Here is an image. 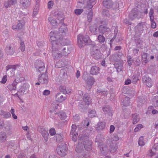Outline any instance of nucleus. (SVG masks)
<instances>
[{
    "label": "nucleus",
    "mask_w": 158,
    "mask_h": 158,
    "mask_svg": "<svg viewBox=\"0 0 158 158\" xmlns=\"http://www.w3.org/2000/svg\"><path fill=\"white\" fill-rule=\"evenodd\" d=\"M17 3V0H8L5 2L4 6L5 8H7L11 6L15 5Z\"/></svg>",
    "instance_id": "2eb2a0df"
},
{
    "label": "nucleus",
    "mask_w": 158,
    "mask_h": 158,
    "mask_svg": "<svg viewBox=\"0 0 158 158\" xmlns=\"http://www.w3.org/2000/svg\"><path fill=\"white\" fill-rule=\"evenodd\" d=\"M20 47H19L22 52H24L25 50V46L24 43L22 40H20Z\"/></svg>",
    "instance_id": "c03bdc74"
},
{
    "label": "nucleus",
    "mask_w": 158,
    "mask_h": 158,
    "mask_svg": "<svg viewBox=\"0 0 158 158\" xmlns=\"http://www.w3.org/2000/svg\"><path fill=\"white\" fill-rule=\"evenodd\" d=\"M144 24L143 23H140L135 27V29L136 31H138L139 33L143 32V25Z\"/></svg>",
    "instance_id": "c756f323"
},
{
    "label": "nucleus",
    "mask_w": 158,
    "mask_h": 158,
    "mask_svg": "<svg viewBox=\"0 0 158 158\" xmlns=\"http://www.w3.org/2000/svg\"><path fill=\"white\" fill-rule=\"evenodd\" d=\"M56 140L59 142H61L63 141V138L61 135L60 134H56Z\"/></svg>",
    "instance_id": "a18cd8bd"
},
{
    "label": "nucleus",
    "mask_w": 158,
    "mask_h": 158,
    "mask_svg": "<svg viewBox=\"0 0 158 158\" xmlns=\"http://www.w3.org/2000/svg\"><path fill=\"white\" fill-rule=\"evenodd\" d=\"M99 69L96 66H92L90 69V74L92 75H96L98 74L99 72Z\"/></svg>",
    "instance_id": "4be33fe9"
},
{
    "label": "nucleus",
    "mask_w": 158,
    "mask_h": 158,
    "mask_svg": "<svg viewBox=\"0 0 158 158\" xmlns=\"http://www.w3.org/2000/svg\"><path fill=\"white\" fill-rule=\"evenodd\" d=\"M142 81L143 83L148 87H150L152 85V81L151 78L148 75H145L143 76Z\"/></svg>",
    "instance_id": "6e6552de"
},
{
    "label": "nucleus",
    "mask_w": 158,
    "mask_h": 158,
    "mask_svg": "<svg viewBox=\"0 0 158 158\" xmlns=\"http://www.w3.org/2000/svg\"><path fill=\"white\" fill-rule=\"evenodd\" d=\"M139 80L138 76L137 75H133L132 77V82L134 83H136Z\"/></svg>",
    "instance_id": "09e8293b"
},
{
    "label": "nucleus",
    "mask_w": 158,
    "mask_h": 158,
    "mask_svg": "<svg viewBox=\"0 0 158 158\" xmlns=\"http://www.w3.org/2000/svg\"><path fill=\"white\" fill-rule=\"evenodd\" d=\"M86 81L87 84L88 85L89 89H90L92 88L94 83L95 82L94 78L92 76H91L88 77V79Z\"/></svg>",
    "instance_id": "aec40b11"
},
{
    "label": "nucleus",
    "mask_w": 158,
    "mask_h": 158,
    "mask_svg": "<svg viewBox=\"0 0 158 158\" xmlns=\"http://www.w3.org/2000/svg\"><path fill=\"white\" fill-rule=\"evenodd\" d=\"M51 42L52 49V55L55 59H59L62 56V54L60 50L61 48L63 45L60 42H58L56 41L50 40Z\"/></svg>",
    "instance_id": "7ed1b4c3"
},
{
    "label": "nucleus",
    "mask_w": 158,
    "mask_h": 158,
    "mask_svg": "<svg viewBox=\"0 0 158 158\" xmlns=\"http://www.w3.org/2000/svg\"><path fill=\"white\" fill-rule=\"evenodd\" d=\"M141 12L137 8H135L132 10L129 15V17L131 20L135 18H139L140 16Z\"/></svg>",
    "instance_id": "423d86ee"
},
{
    "label": "nucleus",
    "mask_w": 158,
    "mask_h": 158,
    "mask_svg": "<svg viewBox=\"0 0 158 158\" xmlns=\"http://www.w3.org/2000/svg\"><path fill=\"white\" fill-rule=\"evenodd\" d=\"M35 66L36 69L40 73L45 69L44 63L40 60H36L35 63Z\"/></svg>",
    "instance_id": "0eeeda50"
},
{
    "label": "nucleus",
    "mask_w": 158,
    "mask_h": 158,
    "mask_svg": "<svg viewBox=\"0 0 158 158\" xmlns=\"http://www.w3.org/2000/svg\"><path fill=\"white\" fill-rule=\"evenodd\" d=\"M56 150L57 154L61 157H64L67 154V148L66 145H58L57 148Z\"/></svg>",
    "instance_id": "39448f33"
},
{
    "label": "nucleus",
    "mask_w": 158,
    "mask_h": 158,
    "mask_svg": "<svg viewBox=\"0 0 158 158\" xmlns=\"http://www.w3.org/2000/svg\"><path fill=\"white\" fill-rule=\"evenodd\" d=\"M102 3L103 6L107 8H112L113 4V2L110 0H104Z\"/></svg>",
    "instance_id": "412c9836"
},
{
    "label": "nucleus",
    "mask_w": 158,
    "mask_h": 158,
    "mask_svg": "<svg viewBox=\"0 0 158 158\" xmlns=\"http://www.w3.org/2000/svg\"><path fill=\"white\" fill-rule=\"evenodd\" d=\"M5 51L7 55H12L15 52V50L12 47H11L10 46H7L6 49Z\"/></svg>",
    "instance_id": "bb28decb"
},
{
    "label": "nucleus",
    "mask_w": 158,
    "mask_h": 158,
    "mask_svg": "<svg viewBox=\"0 0 158 158\" xmlns=\"http://www.w3.org/2000/svg\"><path fill=\"white\" fill-rule=\"evenodd\" d=\"M18 83L16 80L15 79L12 84H9L8 85L7 88L10 91L15 90L16 89V85Z\"/></svg>",
    "instance_id": "5701e85b"
},
{
    "label": "nucleus",
    "mask_w": 158,
    "mask_h": 158,
    "mask_svg": "<svg viewBox=\"0 0 158 158\" xmlns=\"http://www.w3.org/2000/svg\"><path fill=\"white\" fill-rule=\"evenodd\" d=\"M106 123L104 122H99L95 126V128L97 130L100 131L103 130L105 127Z\"/></svg>",
    "instance_id": "b1692460"
},
{
    "label": "nucleus",
    "mask_w": 158,
    "mask_h": 158,
    "mask_svg": "<svg viewBox=\"0 0 158 158\" xmlns=\"http://www.w3.org/2000/svg\"><path fill=\"white\" fill-rule=\"evenodd\" d=\"M103 15L104 16H109V11L108 10L104 9L103 10Z\"/></svg>",
    "instance_id": "0e129e2a"
},
{
    "label": "nucleus",
    "mask_w": 158,
    "mask_h": 158,
    "mask_svg": "<svg viewBox=\"0 0 158 158\" xmlns=\"http://www.w3.org/2000/svg\"><path fill=\"white\" fill-rule=\"evenodd\" d=\"M17 24L13 25L12 28L13 29H22L24 26L25 24V22L23 19L19 20L18 21Z\"/></svg>",
    "instance_id": "f8f14e48"
},
{
    "label": "nucleus",
    "mask_w": 158,
    "mask_h": 158,
    "mask_svg": "<svg viewBox=\"0 0 158 158\" xmlns=\"http://www.w3.org/2000/svg\"><path fill=\"white\" fill-rule=\"evenodd\" d=\"M77 129V126L76 125L73 124L72 126V129L70 132V134H73L74 133L76 132L75 131Z\"/></svg>",
    "instance_id": "3c124183"
},
{
    "label": "nucleus",
    "mask_w": 158,
    "mask_h": 158,
    "mask_svg": "<svg viewBox=\"0 0 158 158\" xmlns=\"http://www.w3.org/2000/svg\"><path fill=\"white\" fill-rule=\"evenodd\" d=\"M154 12L153 9L152 8H151L150 9V11L149 13L150 19L154 18V16H153Z\"/></svg>",
    "instance_id": "6e6d98bb"
},
{
    "label": "nucleus",
    "mask_w": 158,
    "mask_h": 158,
    "mask_svg": "<svg viewBox=\"0 0 158 158\" xmlns=\"http://www.w3.org/2000/svg\"><path fill=\"white\" fill-rule=\"evenodd\" d=\"M152 103L155 107H158V96L156 95L153 97L152 100Z\"/></svg>",
    "instance_id": "72a5a7b5"
},
{
    "label": "nucleus",
    "mask_w": 158,
    "mask_h": 158,
    "mask_svg": "<svg viewBox=\"0 0 158 158\" xmlns=\"http://www.w3.org/2000/svg\"><path fill=\"white\" fill-rule=\"evenodd\" d=\"M66 86H63L60 87V91L62 92L64 94H66L67 91H66Z\"/></svg>",
    "instance_id": "e2e57ef3"
},
{
    "label": "nucleus",
    "mask_w": 158,
    "mask_h": 158,
    "mask_svg": "<svg viewBox=\"0 0 158 158\" xmlns=\"http://www.w3.org/2000/svg\"><path fill=\"white\" fill-rule=\"evenodd\" d=\"M78 145L76 146V151L78 153H82L84 157L89 156V153L92 150V143L87 137L79 135Z\"/></svg>",
    "instance_id": "f257e3e1"
},
{
    "label": "nucleus",
    "mask_w": 158,
    "mask_h": 158,
    "mask_svg": "<svg viewBox=\"0 0 158 158\" xmlns=\"http://www.w3.org/2000/svg\"><path fill=\"white\" fill-rule=\"evenodd\" d=\"M147 54L146 53H143L142 55V60L145 63H147L148 61L147 59Z\"/></svg>",
    "instance_id": "49530a36"
},
{
    "label": "nucleus",
    "mask_w": 158,
    "mask_h": 158,
    "mask_svg": "<svg viewBox=\"0 0 158 158\" xmlns=\"http://www.w3.org/2000/svg\"><path fill=\"white\" fill-rule=\"evenodd\" d=\"M57 114L62 120L65 119L67 117V115L66 113L63 111H61L57 113Z\"/></svg>",
    "instance_id": "f704fd0d"
},
{
    "label": "nucleus",
    "mask_w": 158,
    "mask_h": 158,
    "mask_svg": "<svg viewBox=\"0 0 158 158\" xmlns=\"http://www.w3.org/2000/svg\"><path fill=\"white\" fill-rule=\"evenodd\" d=\"M29 85L27 84H24L21 88L19 89L18 93L21 95L26 94L28 91Z\"/></svg>",
    "instance_id": "1a4fd4ad"
},
{
    "label": "nucleus",
    "mask_w": 158,
    "mask_h": 158,
    "mask_svg": "<svg viewBox=\"0 0 158 158\" xmlns=\"http://www.w3.org/2000/svg\"><path fill=\"white\" fill-rule=\"evenodd\" d=\"M102 110L105 113L108 114L110 116H112L113 110L108 105L104 106Z\"/></svg>",
    "instance_id": "4468645a"
},
{
    "label": "nucleus",
    "mask_w": 158,
    "mask_h": 158,
    "mask_svg": "<svg viewBox=\"0 0 158 158\" xmlns=\"http://www.w3.org/2000/svg\"><path fill=\"white\" fill-rule=\"evenodd\" d=\"M114 65L115 68L117 69V72H120L123 69L122 65L121 64H118L116 63H115Z\"/></svg>",
    "instance_id": "ea45409f"
},
{
    "label": "nucleus",
    "mask_w": 158,
    "mask_h": 158,
    "mask_svg": "<svg viewBox=\"0 0 158 158\" xmlns=\"http://www.w3.org/2000/svg\"><path fill=\"white\" fill-rule=\"evenodd\" d=\"M42 73L41 76L38 77L39 81L41 84H47L48 82V76L44 73Z\"/></svg>",
    "instance_id": "9d476101"
},
{
    "label": "nucleus",
    "mask_w": 158,
    "mask_h": 158,
    "mask_svg": "<svg viewBox=\"0 0 158 158\" xmlns=\"http://www.w3.org/2000/svg\"><path fill=\"white\" fill-rule=\"evenodd\" d=\"M95 0H89L87 2V4L85 7V8H87L88 10L91 9L93 7V6L95 4ZM84 7L85 8V7Z\"/></svg>",
    "instance_id": "cd10ccee"
},
{
    "label": "nucleus",
    "mask_w": 158,
    "mask_h": 158,
    "mask_svg": "<svg viewBox=\"0 0 158 158\" xmlns=\"http://www.w3.org/2000/svg\"><path fill=\"white\" fill-rule=\"evenodd\" d=\"M54 4L53 1H49L48 3V7L49 9H52Z\"/></svg>",
    "instance_id": "052dcab7"
},
{
    "label": "nucleus",
    "mask_w": 158,
    "mask_h": 158,
    "mask_svg": "<svg viewBox=\"0 0 158 158\" xmlns=\"http://www.w3.org/2000/svg\"><path fill=\"white\" fill-rule=\"evenodd\" d=\"M7 138L6 134L5 132H2L0 133V142L1 143L4 142Z\"/></svg>",
    "instance_id": "473e14b6"
},
{
    "label": "nucleus",
    "mask_w": 158,
    "mask_h": 158,
    "mask_svg": "<svg viewBox=\"0 0 158 158\" xmlns=\"http://www.w3.org/2000/svg\"><path fill=\"white\" fill-rule=\"evenodd\" d=\"M93 17V13L91 11V10L89 12L88 14L87 15L88 21L90 23L92 20Z\"/></svg>",
    "instance_id": "37998d69"
},
{
    "label": "nucleus",
    "mask_w": 158,
    "mask_h": 158,
    "mask_svg": "<svg viewBox=\"0 0 158 158\" xmlns=\"http://www.w3.org/2000/svg\"><path fill=\"white\" fill-rule=\"evenodd\" d=\"M154 18L150 19L151 22V27L153 29H155L156 27V23L154 21Z\"/></svg>",
    "instance_id": "79ce46f5"
},
{
    "label": "nucleus",
    "mask_w": 158,
    "mask_h": 158,
    "mask_svg": "<svg viewBox=\"0 0 158 158\" xmlns=\"http://www.w3.org/2000/svg\"><path fill=\"white\" fill-rule=\"evenodd\" d=\"M31 0H20V3L25 9L30 6Z\"/></svg>",
    "instance_id": "6ab92c4d"
},
{
    "label": "nucleus",
    "mask_w": 158,
    "mask_h": 158,
    "mask_svg": "<svg viewBox=\"0 0 158 158\" xmlns=\"http://www.w3.org/2000/svg\"><path fill=\"white\" fill-rule=\"evenodd\" d=\"M60 74L63 77L67 76V73L66 71H65L64 70H62L60 71Z\"/></svg>",
    "instance_id": "774afa93"
},
{
    "label": "nucleus",
    "mask_w": 158,
    "mask_h": 158,
    "mask_svg": "<svg viewBox=\"0 0 158 158\" xmlns=\"http://www.w3.org/2000/svg\"><path fill=\"white\" fill-rule=\"evenodd\" d=\"M96 115V111L95 110H92L89 111L88 114L89 117L93 118Z\"/></svg>",
    "instance_id": "a19ab883"
},
{
    "label": "nucleus",
    "mask_w": 158,
    "mask_h": 158,
    "mask_svg": "<svg viewBox=\"0 0 158 158\" xmlns=\"http://www.w3.org/2000/svg\"><path fill=\"white\" fill-rule=\"evenodd\" d=\"M97 39L98 42L101 44L104 43L105 41V38L102 35H99Z\"/></svg>",
    "instance_id": "e433bc0d"
},
{
    "label": "nucleus",
    "mask_w": 158,
    "mask_h": 158,
    "mask_svg": "<svg viewBox=\"0 0 158 158\" xmlns=\"http://www.w3.org/2000/svg\"><path fill=\"white\" fill-rule=\"evenodd\" d=\"M132 120L133 123L134 124L137 123L139 120V115L136 114H133L132 116Z\"/></svg>",
    "instance_id": "2f4dec72"
},
{
    "label": "nucleus",
    "mask_w": 158,
    "mask_h": 158,
    "mask_svg": "<svg viewBox=\"0 0 158 158\" xmlns=\"http://www.w3.org/2000/svg\"><path fill=\"white\" fill-rule=\"evenodd\" d=\"M10 112L12 114L13 118L15 119H17V117L15 113V109L12 108L10 110Z\"/></svg>",
    "instance_id": "5fc2aeb1"
},
{
    "label": "nucleus",
    "mask_w": 158,
    "mask_h": 158,
    "mask_svg": "<svg viewBox=\"0 0 158 158\" xmlns=\"http://www.w3.org/2000/svg\"><path fill=\"white\" fill-rule=\"evenodd\" d=\"M96 27L94 26H91L89 27V30L94 35H96L98 33L97 32Z\"/></svg>",
    "instance_id": "4c0bfd02"
},
{
    "label": "nucleus",
    "mask_w": 158,
    "mask_h": 158,
    "mask_svg": "<svg viewBox=\"0 0 158 158\" xmlns=\"http://www.w3.org/2000/svg\"><path fill=\"white\" fill-rule=\"evenodd\" d=\"M98 30L100 33L104 34L106 32L109 31L110 29L104 25H101L98 27Z\"/></svg>",
    "instance_id": "a211bd4d"
},
{
    "label": "nucleus",
    "mask_w": 158,
    "mask_h": 158,
    "mask_svg": "<svg viewBox=\"0 0 158 158\" xmlns=\"http://www.w3.org/2000/svg\"><path fill=\"white\" fill-rule=\"evenodd\" d=\"M138 144L140 146H143L144 145V142L143 141V138L142 136H141L139 138Z\"/></svg>",
    "instance_id": "8fccbe9b"
},
{
    "label": "nucleus",
    "mask_w": 158,
    "mask_h": 158,
    "mask_svg": "<svg viewBox=\"0 0 158 158\" xmlns=\"http://www.w3.org/2000/svg\"><path fill=\"white\" fill-rule=\"evenodd\" d=\"M118 31L117 30V29L116 28H115V29L114 30V32H115V34L114 35V37L113 38L111 39L110 40V47H111L112 45V42L114 40V39L116 38V35Z\"/></svg>",
    "instance_id": "de8ad7c7"
},
{
    "label": "nucleus",
    "mask_w": 158,
    "mask_h": 158,
    "mask_svg": "<svg viewBox=\"0 0 158 158\" xmlns=\"http://www.w3.org/2000/svg\"><path fill=\"white\" fill-rule=\"evenodd\" d=\"M64 46H62L63 47L61 48V50H60L62 54V56H67L70 52V51L69 50L68 48H66V47Z\"/></svg>",
    "instance_id": "c85d7f7f"
},
{
    "label": "nucleus",
    "mask_w": 158,
    "mask_h": 158,
    "mask_svg": "<svg viewBox=\"0 0 158 158\" xmlns=\"http://www.w3.org/2000/svg\"><path fill=\"white\" fill-rule=\"evenodd\" d=\"M72 135V138L74 142H76L77 141V138L78 135V133L77 132L74 133L73 134H70Z\"/></svg>",
    "instance_id": "bf43d9fd"
},
{
    "label": "nucleus",
    "mask_w": 158,
    "mask_h": 158,
    "mask_svg": "<svg viewBox=\"0 0 158 158\" xmlns=\"http://www.w3.org/2000/svg\"><path fill=\"white\" fill-rule=\"evenodd\" d=\"M132 61H133L131 57L129 56V58H128L127 59V62L128 64V65L129 66L131 67V65Z\"/></svg>",
    "instance_id": "69168bd1"
},
{
    "label": "nucleus",
    "mask_w": 158,
    "mask_h": 158,
    "mask_svg": "<svg viewBox=\"0 0 158 158\" xmlns=\"http://www.w3.org/2000/svg\"><path fill=\"white\" fill-rule=\"evenodd\" d=\"M130 103V98L128 97H125L124 99L122 100L121 104L123 106H127L129 105Z\"/></svg>",
    "instance_id": "7c9ffc66"
},
{
    "label": "nucleus",
    "mask_w": 158,
    "mask_h": 158,
    "mask_svg": "<svg viewBox=\"0 0 158 158\" xmlns=\"http://www.w3.org/2000/svg\"><path fill=\"white\" fill-rule=\"evenodd\" d=\"M93 57L95 59H98L101 57V53L98 49H95L94 51L92 52Z\"/></svg>",
    "instance_id": "dca6fc26"
},
{
    "label": "nucleus",
    "mask_w": 158,
    "mask_h": 158,
    "mask_svg": "<svg viewBox=\"0 0 158 158\" xmlns=\"http://www.w3.org/2000/svg\"><path fill=\"white\" fill-rule=\"evenodd\" d=\"M83 10L82 9H76L74 10L75 13L77 15H80L83 12Z\"/></svg>",
    "instance_id": "4d7b16f0"
},
{
    "label": "nucleus",
    "mask_w": 158,
    "mask_h": 158,
    "mask_svg": "<svg viewBox=\"0 0 158 158\" xmlns=\"http://www.w3.org/2000/svg\"><path fill=\"white\" fill-rule=\"evenodd\" d=\"M66 97L63 96L61 93H58L57 94L56 96V101L60 102H61L64 101L66 99Z\"/></svg>",
    "instance_id": "f3484780"
},
{
    "label": "nucleus",
    "mask_w": 158,
    "mask_h": 158,
    "mask_svg": "<svg viewBox=\"0 0 158 158\" xmlns=\"http://www.w3.org/2000/svg\"><path fill=\"white\" fill-rule=\"evenodd\" d=\"M48 21L52 26L53 27L55 28L57 27L58 24V23L57 22L56 20L53 17H50L49 18Z\"/></svg>",
    "instance_id": "a878e982"
},
{
    "label": "nucleus",
    "mask_w": 158,
    "mask_h": 158,
    "mask_svg": "<svg viewBox=\"0 0 158 158\" xmlns=\"http://www.w3.org/2000/svg\"><path fill=\"white\" fill-rule=\"evenodd\" d=\"M83 100L85 104L89 105L91 103V99L89 95L87 93L85 94L83 97Z\"/></svg>",
    "instance_id": "393cba45"
},
{
    "label": "nucleus",
    "mask_w": 158,
    "mask_h": 158,
    "mask_svg": "<svg viewBox=\"0 0 158 158\" xmlns=\"http://www.w3.org/2000/svg\"><path fill=\"white\" fill-rule=\"evenodd\" d=\"M17 66V65H8L6 67V71L11 69V70H14L15 71L16 69Z\"/></svg>",
    "instance_id": "c9c22d12"
},
{
    "label": "nucleus",
    "mask_w": 158,
    "mask_h": 158,
    "mask_svg": "<svg viewBox=\"0 0 158 158\" xmlns=\"http://www.w3.org/2000/svg\"><path fill=\"white\" fill-rule=\"evenodd\" d=\"M38 130L41 133L45 142L48 141L49 134L47 131L43 128H39Z\"/></svg>",
    "instance_id": "9b49d317"
},
{
    "label": "nucleus",
    "mask_w": 158,
    "mask_h": 158,
    "mask_svg": "<svg viewBox=\"0 0 158 158\" xmlns=\"http://www.w3.org/2000/svg\"><path fill=\"white\" fill-rule=\"evenodd\" d=\"M154 144L152 149L150 150V156H151L155 155V151L158 150V138L155 139L154 141Z\"/></svg>",
    "instance_id": "ddd939ff"
},
{
    "label": "nucleus",
    "mask_w": 158,
    "mask_h": 158,
    "mask_svg": "<svg viewBox=\"0 0 158 158\" xmlns=\"http://www.w3.org/2000/svg\"><path fill=\"white\" fill-rule=\"evenodd\" d=\"M67 31V27L63 24L60 27L58 31H51L50 33V40L56 41L60 42L62 45H65L67 42L65 37Z\"/></svg>",
    "instance_id": "f03ea898"
},
{
    "label": "nucleus",
    "mask_w": 158,
    "mask_h": 158,
    "mask_svg": "<svg viewBox=\"0 0 158 158\" xmlns=\"http://www.w3.org/2000/svg\"><path fill=\"white\" fill-rule=\"evenodd\" d=\"M89 76L88 73L86 72H84L82 76L83 79L85 81H86L87 79H88Z\"/></svg>",
    "instance_id": "13d9d810"
},
{
    "label": "nucleus",
    "mask_w": 158,
    "mask_h": 158,
    "mask_svg": "<svg viewBox=\"0 0 158 158\" xmlns=\"http://www.w3.org/2000/svg\"><path fill=\"white\" fill-rule=\"evenodd\" d=\"M7 73L8 74V76L10 77L13 76L15 74V72L14 70L10 69L8 71H6Z\"/></svg>",
    "instance_id": "603ef678"
},
{
    "label": "nucleus",
    "mask_w": 158,
    "mask_h": 158,
    "mask_svg": "<svg viewBox=\"0 0 158 158\" xmlns=\"http://www.w3.org/2000/svg\"><path fill=\"white\" fill-rule=\"evenodd\" d=\"M85 43L89 44L91 43V41L89 36L86 35L84 36L83 35L80 34L77 36V43L80 48L82 47Z\"/></svg>",
    "instance_id": "20e7f679"
},
{
    "label": "nucleus",
    "mask_w": 158,
    "mask_h": 158,
    "mask_svg": "<svg viewBox=\"0 0 158 158\" xmlns=\"http://www.w3.org/2000/svg\"><path fill=\"white\" fill-rule=\"evenodd\" d=\"M143 127L142 124H139L135 128L134 131L135 132H137L139 131Z\"/></svg>",
    "instance_id": "864d4df0"
},
{
    "label": "nucleus",
    "mask_w": 158,
    "mask_h": 158,
    "mask_svg": "<svg viewBox=\"0 0 158 158\" xmlns=\"http://www.w3.org/2000/svg\"><path fill=\"white\" fill-rule=\"evenodd\" d=\"M7 77L6 75L4 76L3 77L2 81H1V83L2 84H5L7 81Z\"/></svg>",
    "instance_id": "680f3d73"
},
{
    "label": "nucleus",
    "mask_w": 158,
    "mask_h": 158,
    "mask_svg": "<svg viewBox=\"0 0 158 158\" xmlns=\"http://www.w3.org/2000/svg\"><path fill=\"white\" fill-rule=\"evenodd\" d=\"M49 133L51 135H54L56 134L55 131L54 129L51 128L49 130Z\"/></svg>",
    "instance_id": "338daca9"
},
{
    "label": "nucleus",
    "mask_w": 158,
    "mask_h": 158,
    "mask_svg": "<svg viewBox=\"0 0 158 158\" xmlns=\"http://www.w3.org/2000/svg\"><path fill=\"white\" fill-rule=\"evenodd\" d=\"M2 115L3 116V118H7L10 117L11 116L10 113L4 111H2Z\"/></svg>",
    "instance_id": "58836bf2"
}]
</instances>
